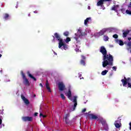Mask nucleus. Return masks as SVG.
Here are the masks:
<instances>
[{"label":"nucleus","mask_w":131,"mask_h":131,"mask_svg":"<svg viewBox=\"0 0 131 131\" xmlns=\"http://www.w3.org/2000/svg\"><path fill=\"white\" fill-rule=\"evenodd\" d=\"M62 47H63V49L64 50H67V49H68V47H67V45L64 43V41H63V40H61L60 42L58 43L59 49H61Z\"/></svg>","instance_id":"0eeeda50"},{"label":"nucleus","mask_w":131,"mask_h":131,"mask_svg":"<svg viewBox=\"0 0 131 131\" xmlns=\"http://www.w3.org/2000/svg\"><path fill=\"white\" fill-rule=\"evenodd\" d=\"M129 30H125V31H124V32L123 33V37H126L128 33H129Z\"/></svg>","instance_id":"a211bd4d"},{"label":"nucleus","mask_w":131,"mask_h":131,"mask_svg":"<svg viewBox=\"0 0 131 131\" xmlns=\"http://www.w3.org/2000/svg\"><path fill=\"white\" fill-rule=\"evenodd\" d=\"M110 31V28L104 29L101 30L99 32L97 33V34L99 35V36H102V35H104V33H105L106 31Z\"/></svg>","instance_id":"9b49d317"},{"label":"nucleus","mask_w":131,"mask_h":131,"mask_svg":"<svg viewBox=\"0 0 131 131\" xmlns=\"http://www.w3.org/2000/svg\"><path fill=\"white\" fill-rule=\"evenodd\" d=\"M30 16H31V14H30V13H29V14H28V17H30Z\"/></svg>","instance_id":"09e8293b"},{"label":"nucleus","mask_w":131,"mask_h":131,"mask_svg":"<svg viewBox=\"0 0 131 131\" xmlns=\"http://www.w3.org/2000/svg\"><path fill=\"white\" fill-rule=\"evenodd\" d=\"M3 118L1 117L0 118V128H2V123H3V120H2Z\"/></svg>","instance_id":"473e14b6"},{"label":"nucleus","mask_w":131,"mask_h":131,"mask_svg":"<svg viewBox=\"0 0 131 131\" xmlns=\"http://www.w3.org/2000/svg\"><path fill=\"white\" fill-rule=\"evenodd\" d=\"M21 98L23 101H24L26 99L25 96H24V95H21Z\"/></svg>","instance_id":"c9c22d12"},{"label":"nucleus","mask_w":131,"mask_h":131,"mask_svg":"<svg viewBox=\"0 0 131 131\" xmlns=\"http://www.w3.org/2000/svg\"><path fill=\"white\" fill-rule=\"evenodd\" d=\"M34 13L35 14H37L38 13V11H37V10H35V11H34Z\"/></svg>","instance_id":"a19ab883"},{"label":"nucleus","mask_w":131,"mask_h":131,"mask_svg":"<svg viewBox=\"0 0 131 131\" xmlns=\"http://www.w3.org/2000/svg\"><path fill=\"white\" fill-rule=\"evenodd\" d=\"M75 37H74L75 39L76 40V43L78 45H76V47L79 49L80 48V46L78 45H80V40H78V38H82V36H85L86 35V33H85V32H83L81 30V28H79L78 30V31L77 32V34H75Z\"/></svg>","instance_id":"f03ea898"},{"label":"nucleus","mask_w":131,"mask_h":131,"mask_svg":"<svg viewBox=\"0 0 131 131\" xmlns=\"http://www.w3.org/2000/svg\"><path fill=\"white\" fill-rule=\"evenodd\" d=\"M73 102L74 103V106H73V111H74L75 110V108L77 106V96H74V99L73 100Z\"/></svg>","instance_id":"f8f14e48"},{"label":"nucleus","mask_w":131,"mask_h":131,"mask_svg":"<svg viewBox=\"0 0 131 131\" xmlns=\"http://www.w3.org/2000/svg\"><path fill=\"white\" fill-rule=\"evenodd\" d=\"M113 37H114V38H118V35L115 34L114 35H113Z\"/></svg>","instance_id":"72a5a7b5"},{"label":"nucleus","mask_w":131,"mask_h":131,"mask_svg":"<svg viewBox=\"0 0 131 131\" xmlns=\"http://www.w3.org/2000/svg\"><path fill=\"white\" fill-rule=\"evenodd\" d=\"M60 97L62 99V100H65L66 99V97H65V95L63 94H60Z\"/></svg>","instance_id":"c756f323"},{"label":"nucleus","mask_w":131,"mask_h":131,"mask_svg":"<svg viewBox=\"0 0 131 131\" xmlns=\"http://www.w3.org/2000/svg\"><path fill=\"white\" fill-rule=\"evenodd\" d=\"M125 45H126V46H127V43H126V42H124V43Z\"/></svg>","instance_id":"de8ad7c7"},{"label":"nucleus","mask_w":131,"mask_h":131,"mask_svg":"<svg viewBox=\"0 0 131 131\" xmlns=\"http://www.w3.org/2000/svg\"><path fill=\"white\" fill-rule=\"evenodd\" d=\"M115 127L117 128H119L120 127V125L119 124V123H117L115 124Z\"/></svg>","instance_id":"c85d7f7f"},{"label":"nucleus","mask_w":131,"mask_h":131,"mask_svg":"<svg viewBox=\"0 0 131 131\" xmlns=\"http://www.w3.org/2000/svg\"><path fill=\"white\" fill-rule=\"evenodd\" d=\"M42 117L43 118H46V117H47V116L43 115Z\"/></svg>","instance_id":"37998d69"},{"label":"nucleus","mask_w":131,"mask_h":131,"mask_svg":"<svg viewBox=\"0 0 131 131\" xmlns=\"http://www.w3.org/2000/svg\"><path fill=\"white\" fill-rule=\"evenodd\" d=\"M34 97H36V95L34 94Z\"/></svg>","instance_id":"8fccbe9b"},{"label":"nucleus","mask_w":131,"mask_h":131,"mask_svg":"<svg viewBox=\"0 0 131 131\" xmlns=\"http://www.w3.org/2000/svg\"><path fill=\"white\" fill-rule=\"evenodd\" d=\"M85 111H86V108H84L82 110V113H84V112H85Z\"/></svg>","instance_id":"4c0bfd02"},{"label":"nucleus","mask_w":131,"mask_h":131,"mask_svg":"<svg viewBox=\"0 0 131 131\" xmlns=\"http://www.w3.org/2000/svg\"><path fill=\"white\" fill-rule=\"evenodd\" d=\"M0 72H3V70L0 71Z\"/></svg>","instance_id":"603ef678"},{"label":"nucleus","mask_w":131,"mask_h":131,"mask_svg":"<svg viewBox=\"0 0 131 131\" xmlns=\"http://www.w3.org/2000/svg\"><path fill=\"white\" fill-rule=\"evenodd\" d=\"M71 41V39L70 37H67L66 40V42H69V41Z\"/></svg>","instance_id":"2f4dec72"},{"label":"nucleus","mask_w":131,"mask_h":131,"mask_svg":"<svg viewBox=\"0 0 131 131\" xmlns=\"http://www.w3.org/2000/svg\"><path fill=\"white\" fill-rule=\"evenodd\" d=\"M66 95L69 99H70L71 100V97L72 96V94L71 93V89L70 88H69L68 91L66 93Z\"/></svg>","instance_id":"4468645a"},{"label":"nucleus","mask_w":131,"mask_h":131,"mask_svg":"<svg viewBox=\"0 0 131 131\" xmlns=\"http://www.w3.org/2000/svg\"><path fill=\"white\" fill-rule=\"evenodd\" d=\"M117 7H118V5H114V7L112 8V11H116V8H117Z\"/></svg>","instance_id":"cd10ccee"},{"label":"nucleus","mask_w":131,"mask_h":131,"mask_svg":"<svg viewBox=\"0 0 131 131\" xmlns=\"http://www.w3.org/2000/svg\"><path fill=\"white\" fill-rule=\"evenodd\" d=\"M46 89L48 90L49 93H52V90H51V88L49 85V81L47 80L46 81Z\"/></svg>","instance_id":"6ab92c4d"},{"label":"nucleus","mask_w":131,"mask_h":131,"mask_svg":"<svg viewBox=\"0 0 131 131\" xmlns=\"http://www.w3.org/2000/svg\"><path fill=\"white\" fill-rule=\"evenodd\" d=\"M1 57H2V54H0V58H1Z\"/></svg>","instance_id":"3c124183"},{"label":"nucleus","mask_w":131,"mask_h":131,"mask_svg":"<svg viewBox=\"0 0 131 131\" xmlns=\"http://www.w3.org/2000/svg\"><path fill=\"white\" fill-rule=\"evenodd\" d=\"M24 102L26 104V105H29V104H30L29 100L27 98L24 101Z\"/></svg>","instance_id":"a878e982"},{"label":"nucleus","mask_w":131,"mask_h":131,"mask_svg":"<svg viewBox=\"0 0 131 131\" xmlns=\"http://www.w3.org/2000/svg\"><path fill=\"white\" fill-rule=\"evenodd\" d=\"M110 75H111V76H112V74H110Z\"/></svg>","instance_id":"864d4df0"},{"label":"nucleus","mask_w":131,"mask_h":131,"mask_svg":"<svg viewBox=\"0 0 131 131\" xmlns=\"http://www.w3.org/2000/svg\"><path fill=\"white\" fill-rule=\"evenodd\" d=\"M40 117L43 116V115L42 113H40Z\"/></svg>","instance_id":"a18cd8bd"},{"label":"nucleus","mask_w":131,"mask_h":131,"mask_svg":"<svg viewBox=\"0 0 131 131\" xmlns=\"http://www.w3.org/2000/svg\"><path fill=\"white\" fill-rule=\"evenodd\" d=\"M20 74L23 77V79H24V84L27 86H29V85H30V83H29L28 79L26 78V76L25 75V74H24V73L23 72V71H20Z\"/></svg>","instance_id":"20e7f679"},{"label":"nucleus","mask_w":131,"mask_h":131,"mask_svg":"<svg viewBox=\"0 0 131 131\" xmlns=\"http://www.w3.org/2000/svg\"><path fill=\"white\" fill-rule=\"evenodd\" d=\"M115 41L117 43H118L119 46H122L123 45H124V42H123V40L117 39L115 40Z\"/></svg>","instance_id":"2eb2a0df"},{"label":"nucleus","mask_w":131,"mask_h":131,"mask_svg":"<svg viewBox=\"0 0 131 131\" xmlns=\"http://www.w3.org/2000/svg\"><path fill=\"white\" fill-rule=\"evenodd\" d=\"M103 128H104V130H108L109 129V128L108 127V124H105L103 125Z\"/></svg>","instance_id":"5701e85b"},{"label":"nucleus","mask_w":131,"mask_h":131,"mask_svg":"<svg viewBox=\"0 0 131 131\" xmlns=\"http://www.w3.org/2000/svg\"><path fill=\"white\" fill-rule=\"evenodd\" d=\"M107 72H108V70H105L104 71H103L101 72V75H106V74H107Z\"/></svg>","instance_id":"393cba45"},{"label":"nucleus","mask_w":131,"mask_h":131,"mask_svg":"<svg viewBox=\"0 0 131 131\" xmlns=\"http://www.w3.org/2000/svg\"><path fill=\"white\" fill-rule=\"evenodd\" d=\"M112 0H100L97 2V6H98V7L102 6L104 5L105 2H112Z\"/></svg>","instance_id":"9d476101"},{"label":"nucleus","mask_w":131,"mask_h":131,"mask_svg":"<svg viewBox=\"0 0 131 131\" xmlns=\"http://www.w3.org/2000/svg\"><path fill=\"white\" fill-rule=\"evenodd\" d=\"M104 41H108V40H109V37L107 36H104Z\"/></svg>","instance_id":"bb28decb"},{"label":"nucleus","mask_w":131,"mask_h":131,"mask_svg":"<svg viewBox=\"0 0 131 131\" xmlns=\"http://www.w3.org/2000/svg\"><path fill=\"white\" fill-rule=\"evenodd\" d=\"M32 117H23L22 120L23 121L26 122V121H32Z\"/></svg>","instance_id":"ddd939ff"},{"label":"nucleus","mask_w":131,"mask_h":131,"mask_svg":"<svg viewBox=\"0 0 131 131\" xmlns=\"http://www.w3.org/2000/svg\"><path fill=\"white\" fill-rule=\"evenodd\" d=\"M113 70H115V71H116V67H113Z\"/></svg>","instance_id":"58836bf2"},{"label":"nucleus","mask_w":131,"mask_h":131,"mask_svg":"<svg viewBox=\"0 0 131 131\" xmlns=\"http://www.w3.org/2000/svg\"><path fill=\"white\" fill-rule=\"evenodd\" d=\"M128 39L129 40H131V37H128Z\"/></svg>","instance_id":"49530a36"},{"label":"nucleus","mask_w":131,"mask_h":131,"mask_svg":"<svg viewBox=\"0 0 131 131\" xmlns=\"http://www.w3.org/2000/svg\"><path fill=\"white\" fill-rule=\"evenodd\" d=\"M80 64L81 65H83V66H84V65H85V60L81 59L80 60Z\"/></svg>","instance_id":"b1692460"},{"label":"nucleus","mask_w":131,"mask_h":131,"mask_svg":"<svg viewBox=\"0 0 131 131\" xmlns=\"http://www.w3.org/2000/svg\"><path fill=\"white\" fill-rule=\"evenodd\" d=\"M58 88L60 92H63L64 90H66L65 84L63 82H60L58 83Z\"/></svg>","instance_id":"6e6552de"},{"label":"nucleus","mask_w":131,"mask_h":131,"mask_svg":"<svg viewBox=\"0 0 131 131\" xmlns=\"http://www.w3.org/2000/svg\"><path fill=\"white\" fill-rule=\"evenodd\" d=\"M89 20H91V17L86 18V19L84 20V25H88V23Z\"/></svg>","instance_id":"4be33fe9"},{"label":"nucleus","mask_w":131,"mask_h":131,"mask_svg":"<svg viewBox=\"0 0 131 131\" xmlns=\"http://www.w3.org/2000/svg\"><path fill=\"white\" fill-rule=\"evenodd\" d=\"M39 85L40 86H41V88H43V86L42 85V84H41V83L39 84Z\"/></svg>","instance_id":"79ce46f5"},{"label":"nucleus","mask_w":131,"mask_h":131,"mask_svg":"<svg viewBox=\"0 0 131 131\" xmlns=\"http://www.w3.org/2000/svg\"><path fill=\"white\" fill-rule=\"evenodd\" d=\"M121 81L122 83L123 86H125L126 84H128V88H129L131 89V78L129 77H128L126 78V77H124V79H122Z\"/></svg>","instance_id":"7ed1b4c3"},{"label":"nucleus","mask_w":131,"mask_h":131,"mask_svg":"<svg viewBox=\"0 0 131 131\" xmlns=\"http://www.w3.org/2000/svg\"><path fill=\"white\" fill-rule=\"evenodd\" d=\"M2 111V110H0V112Z\"/></svg>","instance_id":"5fc2aeb1"},{"label":"nucleus","mask_w":131,"mask_h":131,"mask_svg":"<svg viewBox=\"0 0 131 131\" xmlns=\"http://www.w3.org/2000/svg\"><path fill=\"white\" fill-rule=\"evenodd\" d=\"M54 36H53V41L54 42H55V38H56V39H57V40H58L59 42H60L61 40H63V39L61 38V36L58 33H54Z\"/></svg>","instance_id":"423d86ee"},{"label":"nucleus","mask_w":131,"mask_h":131,"mask_svg":"<svg viewBox=\"0 0 131 131\" xmlns=\"http://www.w3.org/2000/svg\"><path fill=\"white\" fill-rule=\"evenodd\" d=\"M63 35H64V36H68V35H69V32H64L63 33Z\"/></svg>","instance_id":"7c9ffc66"},{"label":"nucleus","mask_w":131,"mask_h":131,"mask_svg":"<svg viewBox=\"0 0 131 131\" xmlns=\"http://www.w3.org/2000/svg\"><path fill=\"white\" fill-rule=\"evenodd\" d=\"M37 115H38V113H34V116H37Z\"/></svg>","instance_id":"ea45409f"},{"label":"nucleus","mask_w":131,"mask_h":131,"mask_svg":"<svg viewBox=\"0 0 131 131\" xmlns=\"http://www.w3.org/2000/svg\"><path fill=\"white\" fill-rule=\"evenodd\" d=\"M99 120L101 122V123L102 124V125H104L105 124H107L106 123V121L101 117H99Z\"/></svg>","instance_id":"dca6fc26"},{"label":"nucleus","mask_w":131,"mask_h":131,"mask_svg":"<svg viewBox=\"0 0 131 131\" xmlns=\"http://www.w3.org/2000/svg\"><path fill=\"white\" fill-rule=\"evenodd\" d=\"M88 10H91V6H88Z\"/></svg>","instance_id":"c03bdc74"},{"label":"nucleus","mask_w":131,"mask_h":131,"mask_svg":"<svg viewBox=\"0 0 131 131\" xmlns=\"http://www.w3.org/2000/svg\"><path fill=\"white\" fill-rule=\"evenodd\" d=\"M90 113H91V112H89V113L88 114V116L89 117V118H90V119L99 121L100 117H98L94 115V114H90Z\"/></svg>","instance_id":"39448f33"},{"label":"nucleus","mask_w":131,"mask_h":131,"mask_svg":"<svg viewBox=\"0 0 131 131\" xmlns=\"http://www.w3.org/2000/svg\"><path fill=\"white\" fill-rule=\"evenodd\" d=\"M9 17H10V15H9V14L5 13L4 14V16L3 17V18L4 19H5V20H8V19L9 18Z\"/></svg>","instance_id":"412c9836"},{"label":"nucleus","mask_w":131,"mask_h":131,"mask_svg":"<svg viewBox=\"0 0 131 131\" xmlns=\"http://www.w3.org/2000/svg\"><path fill=\"white\" fill-rule=\"evenodd\" d=\"M127 47H128V48H127V50L128 51H129V50H130V53H131V41H130L127 42Z\"/></svg>","instance_id":"aec40b11"},{"label":"nucleus","mask_w":131,"mask_h":131,"mask_svg":"<svg viewBox=\"0 0 131 131\" xmlns=\"http://www.w3.org/2000/svg\"><path fill=\"white\" fill-rule=\"evenodd\" d=\"M100 52L103 56L102 62V67L105 68L106 67L110 65V66H112L113 65V56L110 54L107 55V50L105 47L102 46L100 47Z\"/></svg>","instance_id":"f257e3e1"},{"label":"nucleus","mask_w":131,"mask_h":131,"mask_svg":"<svg viewBox=\"0 0 131 131\" xmlns=\"http://www.w3.org/2000/svg\"><path fill=\"white\" fill-rule=\"evenodd\" d=\"M27 74H28V76H29V77H30V78H32V79H33V80H34V81H36V78L35 77H34V76H33L31 74H30V72L29 71L27 72Z\"/></svg>","instance_id":"f3484780"},{"label":"nucleus","mask_w":131,"mask_h":131,"mask_svg":"<svg viewBox=\"0 0 131 131\" xmlns=\"http://www.w3.org/2000/svg\"><path fill=\"white\" fill-rule=\"evenodd\" d=\"M70 116V115H69V114H68L66 115L65 117H64V121L67 124H71V122L69 121V119Z\"/></svg>","instance_id":"1a4fd4ad"},{"label":"nucleus","mask_w":131,"mask_h":131,"mask_svg":"<svg viewBox=\"0 0 131 131\" xmlns=\"http://www.w3.org/2000/svg\"><path fill=\"white\" fill-rule=\"evenodd\" d=\"M81 76H82V75L80 73H79V77L80 78V79H83V77L81 78Z\"/></svg>","instance_id":"f704fd0d"},{"label":"nucleus","mask_w":131,"mask_h":131,"mask_svg":"<svg viewBox=\"0 0 131 131\" xmlns=\"http://www.w3.org/2000/svg\"><path fill=\"white\" fill-rule=\"evenodd\" d=\"M81 57L82 58V60H85L86 58L85 56H83V55H81Z\"/></svg>","instance_id":"e433bc0d"}]
</instances>
